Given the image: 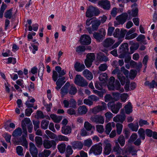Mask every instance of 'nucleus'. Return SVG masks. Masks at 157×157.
I'll list each match as a JSON object with an SVG mask.
<instances>
[{"label": "nucleus", "mask_w": 157, "mask_h": 157, "mask_svg": "<svg viewBox=\"0 0 157 157\" xmlns=\"http://www.w3.org/2000/svg\"><path fill=\"white\" fill-rule=\"evenodd\" d=\"M22 130L20 128H18L14 130L13 132L12 136L14 137L20 136L22 134Z\"/></svg>", "instance_id": "35"}, {"label": "nucleus", "mask_w": 157, "mask_h": 157, "mask_svg": "<svg viewBox=\"0 0 157 157\" xmlns=\"http://www.w3.org/2000/svg\"><path fill=\"white\" fill-rule=\"evenodd\" d=\"M74 82L76 85L82 87L86 86L88 84L87 81L80 75H76Z\"/></svg>", "instance_id": "3"}, {"label": "nucleus", "mask_w": 157, "mask_h": 157, "mask_svg": "<svg viewBox=\"0 0 157 157\" xmlns=\"http://www.w3.org/2000/svg\"><path fill=\"white\" fill-rule=\"evenodd\" d=\"M128 126L133 131H137L139 128L137 122L136 123V124H134L133 123H129L128 124Z\"/></svg>", "instance_id": "34"}, {"label": "nucleus", "mask_w": 157, "mask_h": 157, "mask_svg": "<svg viewBox=\"0 0 157 157\" xmlns=\"http://www.w3.org/2000/svg\"><path fill=\"white\" fill-rule=\"evenodd\" d=\"M116 127L117 134L120 135L122 132L123 127V125L121 124L117 123L116 124Z\"/></svg>", "instance_id": "40"}, {"label": "nucleus", "mask_w": 157, "mask_h": 157, "mask_svg": "<svg viewBox=\"0 0 157 157\" xmlns=\"http://www.w3.org/2000/svg\"><path fill=\"white\" fill-rule=\"evenodd\" d=\"M45 133L47 135H45L44 136L46 138L48 139V137L51 139H53L56 138V136L54 133H52L50 131L46 130L45 131Z\"/></svg>", "instance_id": "31"}, {"label": "nucleus", "mask_w": 157, "mask_h": 157, "mask_svg": "<svg viewBox=\"0 0 157 157\" xmlns=\"http://www.w3.org/2000/svg\"><path fill=\"white\" fill-rule=\"evenodd\" d=\"M100 13L99 10L96 7L92 6H90L86 13V16L91 17L94 16H97Z\"/></svg>", "instance_id": "2"}, {"label": "nucleus", "mask_w": 157, "mask_h": 157, "mask_svg": "<svg viewBox=\"0 0 157 157\" xmlns=\"http://www.w3.org/2000/svg\"><path fill=\"white\" fill-rule=\"evenodd\" d=\"M101 104L102 105H98L92 109V112L94 114H96L100 112L106 110L107 108L106 104L104 102H102Z\"/></svg>", "instance_id": "10"}, {"label": "nucleus", "mask_w": 157, "mask_h": 157, "mask_svg": "<svg viewBox=\"0 0 157 157\" xmlns=\"http://www.w3.org/2000/svg\"><path fill=\"white\" fill-rule=\"evenodd\" d=\"M33 122L34 125V130H36V129L39 128L40 121H38L33 120Z\"/></svg>", "instance_id": "62"}, {"label": "nucleus", "mask_w": 157, "mask_h": 157, "mask_svg": "<svg viewBox=\"0 0 157 157\" xmlns=\"http://www.w3.org/2000/svg\"><path fill=\"white\" fill-rule=\"evenodd\" d=\"M70 86V84L69 82H67L61 89V94H62V97L63 98L69 92L68 89Z\"/></svg>", "instance_id": "21"}, {"label": "nucleus", "mask_w": 157, "mask_h": 157, "mask_svg": "<svg viewBox=\"0 0 157 157\" xmlns=\"http://www.w3.org/2000/svg\"><path fill=\"white\" fill-rule=\"evenodd\" d=\"M72 129L71 126H63L61 128V132L62 133L65 135L70 134L71 133Z\"/></svg>", "instance_id": "23"}, {"label": "nucleus", "mask_w": 157, "mask_h": 157, "mask_svg": "<svg viewBox=\"0 0 157 157\" xmlns=\"http://www.w3.org/2000/svg\"><path fill=\"white\" fill-rule=\"evenodd\" d=\"M101 144H95L93 146L91 147L90 153H93L95 155L100 154L102 152V147Z\"/></svg>", "instance_id": "7"}, {"label": "nucleus", "mask_w": 157, "mask_h": 157, "mask_svg": "<svg viewBox=\"0 0 157 157\" xmlns=\"http://www.w3.org/2000/svg\"><path fill=\"white\" fill-rule=\"evenodd\" d=\"M71 144L72 147L74 149H81L82 148L83 144L80 141H74L72 142Z\"/></svg>", "instance_id": "26"}, {"label": "nucleus", "mask_w": 157, "mask_h": 157, "mask_svg": "<svg viewBox=\"0 0 157 157\" xmlns=\"http://www.w3.org/2000/svg\"><path fill=\"white\" fill-rule=\"evenodd\" d=\"M82 75L84 77L89 80H91L93 78L92 73L87 69H86L82 72Z\"/></svg>", "instance_id": "25"}, {"label": "nucleus", "mask_w": 157, "mask_h": 157, "mask_svg": "<svg viewBox=\"0 0 157 157\" xmlns=\"http://www.w3.org/2000/svg\"><path fill=\"white\" fill-rule=\"evenodd\" d=\"M103 153L106 155H109L112 151V145L109 142L104 141Z\"/></svg>", "instance_id": "16"}, {"label": "nucleus", "mask_w": 157, "mask_h": 157, "mask_svg": "<svg viewBox=\"0 0 157 157\" xmlns=\"http://www.w3.org/2000/svg\"><path fill=\"white\" fill-rule=\"evenodd\" d=\"M97 59L98 60L100 61L107 62L109 60L108 57L105 56L104 54L99 53L97 55Z\"/></svg>", "instance_id": "33"}, {"label": "nucleus", "mask_w": 157, "mask_h": 157, "mask_svg": "<svg viewBox=\"0 0 157 157\" xmlns=\"http://www.w3.org/2000/svg\"><path fill=\"white\" fill-rule=\"evenodd\" d=\"M137 137V135L136 133H133L131 136L130 139L128 140V142L130 143L132 142H133L136 140Z\"/></svg>", "instance_id": "54"}, {"label": "nucleus", "mask_w": 157, "mask_h": 157, "mask_svg": "<svg viewBox=\"0 0 157 157\" xmlns=\"http://www.w3.org/2000/svg\"><path fill=\"white\" fill-rule=\"evenodd\" d=\"M20 144L25 147L27 148L28 147V144L26 138L23 136L19 140Z\"/></svg>", "instance_id": "36"}, {"label": "nucleus", "mask_w": 157, "mask_h": 157, "mask_svg": "<svg viewBox=\"0 0 157 157\" xmlns=\"http://www.w3.org/2000/svg\"><path fill=\"white\" fill-rule=\"evenodd\" d=\"M88 111V109L85 105L80 106L78 109L77 113L79 115L86 114Z\"/></svg>", "instance_id": "24"}, {"label": "nucleus", "mask_w": 157, "mask_h": 157, "mask_svg": "<svg viewBox=\"0 0 157 157\" xmlns=\"http://www.w3.org/2000/svg\"><path fill=\"white\" fill-rule=\"evenodd\" d=\"M156 82L153 80L151 82H150L148 81H146L145 83V85L146 86H148L150 88H153L155 86H156Z\"/></svg>", "instance_id": "48"}, {"label": "nucleus", "mask_w": 157, "mask_h": 157, "mask_svg": "<svg viewBox=\"0 0 157 157\" xmlns=\"http://www.w3.org/2000/svg\"><path fill=\"white\" fill-rule=\"evenodd\" d=\"M36 144L38 147H40L43 144L42 138L40 136H36L35 138Z\"/></svg>", "instance_id": "38"}, {"label": "nucleus", "mask_w": 157, "mask_h": 157, "mask_svg": "<svg viewBox=\"0 0 157 157\" xmlns=\"http://www.w3.org/2000/svg\"><path fill=\"white\" fill-rule=\"evenodd\" d=\"M130 43L132 45L130 47V49L132 50H137L139 48V45L137 43H134L133 41H130Z\"/></svg>", "instance_id": "52"}, {"label": "nucleus", "mask_w": 157, "mask_h": 157, "mask_svg": "<svg viewBox=\"0 0 157 157\" xmlns=\"http://www.w3.org/2000/svg\"><path fill=\"white\" fill-rule=\"evenodd\" d=\"M97 131L100 133H102L104 131L103 126L101 124H98L96 126Z\"/></svg>", "instance_id": "49"}, {"label": "nucleus", "mask_w": 157, "mask_h": 157, "mask_svg": "<svg viewBox=\"0 0 157 157\" xmlns=\"http://www.w3.org/2000/svg\"><path fill=\"white\" fill-rule=\"evenodd\" d=\"M74 68L77 71L81 72L85 68V67L83 64L76 62L74 65Z\"/></svg>", "instance_id": "27"}, {"label": "nucleus", "mask_w": 157, "mask_h": 157, "mask_svg": "<svg viewBox=\"0 0 157 157\" xmlns=\"http://www.w3.org/2000/svg\"><path fill=\"white\" fill-rule=\"evenodd\" d=\"M77 90L75 86L71 85L69 88V93L71 95H75L77 92Z\"/></svg>", "instance_id": "43"}, {"label": "nucleus", "mask_w": 157, "mask_h": 157, "mask_svg": "<svg viewBox=\"0 0 157 157\" xmlns=\"http://www.w3.org/2000/svg\"><path fill=\"white\" fill-rule=\"evenodd\" d=\"M108 78L107 75L106 73H103L100 75L99 79V80L101 82V83L104 84L106 82Z\"/></svg>", "instance_id": "28"}, {"label": "nucleus", "mask_w": 157, "mask_h": 157, "mask_svg": "<svg viewBox=\"0 0 157 157\" xmlns=\"http://www.w3.org/2000/svg\"><path fill=\"white\" fill-rule=\"evenodd\" d=\"M101 24V21L99 20H96L92 22V28L93 31L98 29V26Z\"/></svg>", "instance_id": "32"}, {"label": "nucleus", "mask_w": 157, "mask_h": 157, "mask_svg": "<svg viewBox=\"0 0 157 157\" xmlns=\"http://www.w3.org/2000/svg\"><path fill=\"white\" fill-rule=\"evenodd\" d=\"M112 95L113 96V99H114L115 101H117L119 100L120 94L119 93L113 92Z\"/></svg>", "instance_id": "64"}, {"label": "nucleus", "mask_w": 157, "mask_h": 157, "mask_svg": "<svg viewBox=\"0 0 157 157\" xmlns=\"http://www.w3.org/2000/svg\"><path fill=\"white\" fill-rule=\"evenodd\" d=\"M125 113L127 114H129L132 112V107L131 104L129 102L128 104L124 106Z\"/></svg>", "instance_id": "37"}, {"label": "nucleus", "mask_w": 157, "mask_h": 157, "mask_svg": "<svg viewBox=\"0 0 157 157\" xmlns=\"http://www.w3.org/2000/svg\"><path fill=\"white\" fill-rule=\"evenodd\" d=\"M128 150L133 155H136V154L137 151L133 147L131 146L129 147L128 148Z\"/></svg>", "instance_id": "61"}, {"label": "nucleus", "mask_w": 157, "mask_h": 157, "mask_svg": "<svg viewBox=\"0 0 157 157\" xmlns=\"http://www.w3.org/2000/svg\"><path fill=\"white\" fill-rule=\"evenodd\" d=\"M145 38V36L143 35H139L136 38V40L138 41H140L144 44H147L145 40H144Z\"/></svg>", "instance_id": "42"}, {"label": "nucleus", "mask_w": 157, "mask_h": 157, "mask_svg": "<svg viewBox=\"0 0 157 157\" xmlns=\"http://www.w3.org/2000/svg\"><path fill=\"white\" fill-rule=\"evenodd\" d=\"M125 80L124 81V84H121L122 85H124L125 83H126V84L124 86V89L126 92L129 91V83L130 82L129 80L127 78H126L125 77H124Z\"/></svg>", "instance_id": "46"}, {"label": "nucleus", "mask_w": 157, "mask_h": 157, "mask_svg": "<svg viewBox=\"0 0 157 157\" xmlns=\"http://www.w3.org/2000/svg\"><path fill=\"white\" fill-rule=\"evenodd\" d=\"M43 145L45 148L48 149L52 147H55L56 143L54 140L46 139L43 141Z\"/></svg>", "instance_id": "13"}, {"label": "nucleus", "mask_w": 157, "mask_h": 157, "mask_svg": "<svg viewBox=\"0 0 157 157\" xmlns=\"http://www.w3.org/2000/svg\"><path fill=\"white\" fill-rule=\"evenodd\" d=\"M106 121H109L113 117V114L110 112H107L105 114Z\"/></svg>", "instance_id": "50"}, {"label": "nucleus", "mask_w": 157, "mask_h": 157, "mask_svg": "<svg viewBox=\"0 0 157 157\" xmlns=\"http://www.w3.org/2000/svg\"><path fill=\"white\" fill-rule=\"evenodd\" d=\"M92 140L90 139H88L84 141L83 144L85 146L90 147L92 145Z\"/></svg>", "instance_id": "51"}, {"label": "nucleus", "mask_w": 157, "mask_h": 157, "mask_svg": "<svg viewBox=\"0 0 157 157\" xmlns=\"http://www.w3.org/2000/svg\"><path fill=\"white\" fill-rule=\"evenodd\" d=\"M105 34V30L103 29H101L99 33H94L93 34V36L98 41L100 42L104 38Z\"/></svg>", "instance_id": "5"}, {"label": "nucleus", "mask_w": 157, "mask_h": 157, "mask_svg": "<svg viewBox=\"0 0 157 157\" xmlns=\"http://www.w3.org/2000/svg\"><path fill=\"white\" fill-rule=\"evenodd\" d=\"M85 50H86V48H85V46H79L76 48V51L78 53H80L85 51Z\"/></svg>", "instance_id": "56"}, {"label": "nucleus", "mask_w": 157, "mask_h": 157, "mask_svg": "<svg viewBox=\"0 0 157 157\" xmlns=\"http://www.w3.org/2000/svg\"><path fill=\"white\" fill-rule=\"evenodd\" d=\"M84 127L87 131L90 130L92 128V125L88 121H86L85 122Z\"/></svg>", "instance_id": "58"}, {"label": "nucleus", "mask_w": 157, "mask_h": 157, "mask_svg": "<svg viewBox=\"0 0 157 157\" xmlns=\"http://www.w3.org/2000/svg\"><path fill=\"white\" fill-rule=\"evenodd\" d=\"M105 133L107 135H109L112 130V125L110 123L107 124L105 126Z\"/></svg>", "instance_id": "44"}, {"label": "nucleus", "mask_w": 157, "mask_h": 157, "mask_svg": "<svg viewBox=\"0 0 157 157\" xmlns=\"http://www.w3.org/2000/svg\"><path fill=\"white\" fill-rule=\"evenodd\" d=\"M128 17V15L126 13L122 14L121 15L117 16L116 19L117 21L119 24H123L126 21Z\"/></svg>", "instance_id": "17"}, {"label": "nucleus", "mask_w": 157, "mask_h": 157, "mask_svg": "<svg viewBox=\"0 0 157 157\" xmlns=\"http://www.w3.org/2000/svg\"><path fill=\"white\" fill-rule=\"evenodd\" d=\"M105 101L107 102L109 101H112L113 98L110 94H106L104 97Z\"/></svg>", "instance_id": "59"}, {"label": "nucleus", "mask_w": 157, "mask_h": 157, "mask_svg": "<svg viewBox=\"0 0 157 157\" xmlns=\"http://www.w3.org/2000/svg\"><path fill=\"white\" fill-rule=\"evenodd\" d=\"M98 4L105 10H109L110 8V2L108 0L100 1Z\"/></svg>", "instance_id": "18"}, {"label": "nucleus", "mask_w": 157, "mask_h": 157, "mask_svg": "<svg viewBox=\"0 0 157 157\" xmlns=\"http://www.w3.org/2000/svg\"><path fill=\"white\" fill-rule=\"evenodd\" d=\"M138 133L140 139L144 140L145 139V131L143 128H140L138 131Z\"/></svg>", "instance_id": "41"}, {"label": "nucleus", "mask_w": 157, "mask_h": 157, "mask_svg": "<svg viewBox=\"0 0 157 157\" xmlns=\"http://www.w3.org/2000/svg\"><path fill=\"white\" fill-rule=\"evenodd\" d=\"M128 43H125L122 44L119 48V52L121 54L119 55V57L120 58H124L128 53Z\"/></svg>", "instance_id": "4"}, {"label": "nucleus", "mask_w": 157, "mask_h": 157, "mask_svg": "<svg viewBox=\"0 0 157 157\" xmlns=\"http://www.w3.org/2000/svg\"><path fill=\"white\" fill-rule=\"evenodd\" d=\"M51 153V151L49 150H44V151L42 152L41 155L42 157H48V156Z\"/></svg>", "instance_id": "57"}, {"label": "nucleus", "mask_w": 157, "mask_h": 157, "mask_svg": "<svg viewBox=\"0 0 157 157\" xmlns=\"http://www.w3.org/2000/svg\"><path fill=\"white\" fill-rule=\"evenodd\" d=\"M107 87L109 90H117L123 92L124 90V88L121 87L119 81L117 80H115V78L113 76L109 78Z\"/></svg>", "instance_id": "1"}, {"label": "nucleus", "mask_w": 157, "mask_h": 157, "mask_svg": "<svg viewBox=\"0 0 157 157\" xmlns=\"http://www.w3.org/2000/svg\"><path fill=\"white\" fill-rule=\"evenodd\" d=\"M117 142L121 147H123L125 144V138L123 135H120L118 138Z\"/></svg>", "instance_id": "29"}, {"label": "nucleus", "mask_w": 157, "mask_h": 157, "mask_svg": "<svg viewBox=\"0 0 157 157\" xmlns=\"http://www.w3.org/2000/svg\"><path fill=\"white\" fill-rule=\"evenodd\" d=\"M86 57L85 63L87 67H90L91 66L92 62L95 59V56L94 53H90L87 54Z\"/></svg>", "instance_id": "9"}, {"label": "nucleus", "mask_w": 157, "mask_h": 157, "mask_svg": "<svg viewBox=\"0 0 157 157\" xmlns=\"http://www.w3.org/2000/svg\"><path fill=\"white\" fill-rule=\"evenodd\" d=\"M113 74H117V78L120 80L121 84H124V76L120 72V69L118 67H116V68L113 70L112 72Z\"/></svg>", "instance_id": "14"}, {"label": "nucleus", "mask_w": 157, "mask_h": 157, "mask_svg": "<svg viewBox=\"0 0 157 157\" xmlns=\"http://www.w3.org/2000/svg\"><path fill=\"white\" fill-rule=\"evenodd\" d=\"M137 5L136 3H134L132 6V13L131 15L133 17H136L137 16L138 13V9L136 7Z\"/></svg>", "instance_id": "30"}, {"label": "nucleus", "mask_w": 157, "mask_h": 157, "mask_svg": "<svg viewBox=\"0 0 157 157\" xmlns=\"http://www.w3.org/2000/svg\"><path fill=\"white\" fill-rule=\"evenodd\" d=\"M65 144H61L58 146V149L61 153H63L65 151Z\"/></svg>", "instance_id": "55"}, {"label": "nucleus", "mask_w": 157, "mask_h": 157, "mask_svg": "<svg viewBox=\"0 0 157 157\" xmlns=\"http://www.w3.org/2000/svg\"><path fill=\"white\" fill-rule=\"evenodd\" d=\"M30 119L28 118H25L21 122V126L23 131V132L26 136L27 135V127L32 124Z\"/></svg>", "instance_id": "8"}, {"label": "nucleus", "mask_w": 157, "mask_h": 157, "mask_svg": "<svg viewBox=\"0 0 157 157\" xmlns=\"http://www.w3.org/2000/svg\"><path fill=\"white\" fill-rule=\"evenodd\" d=\"M125 118V115L124 113L118 114L113 117V121L116 122H120L122 123L124 121Z\"/></svg>", "instance_id": "20"}, {"label": "nucleus", "mask_w": 157, "mask_h": 157, "mask_svg": "<svg viewBox=\"0 0 157 157\" xmlns=\"http://www.w3.org/2000/svg\"><path fill=\"white\" fill-rule=\"evenodd\" d=\"M51 118L54 122L56 123H59L62 120V117L61 116H57L54 114H51L50 116Z\"/></svg>", "instance_id": "39"}, {"label": "nucleus", "mask_w": 157, "mask_h": 157, "mask_svg": "<svg viewBox=\"0 0 157 157\" xmlns=\"http://www.w3.org/2000/svg\"><path fill=\"white\" fill-rule=\"evenodd\" d=\"M69 104L70 107L75 108L76 107L77 102L74 99L71 98L69 101Z\"/></svg>", "instance_id": "53"}, {"label": "nucleus", "mask_w": 157, "mask_h": 157, "mask_svg": "<svg viewBox=\"0 0 157 157\" xmlns=\"http://www.w3.org/2000/svg\"><path fill=\"white\" fill-rule=\"evenodd\" d=\"M111 104V102H109L108 104V107H110L111 110L114 114L118 113L120 109L122 107V104L120 102H118L115 104L112 105Z\"/></svg>", "instance_id": "6"}, {"label": "nucleus", "mask_w": 157, "mask_h": 157, "mask_svg": "<svg viewBox=\"0 0 157 157\" xmlns=\"http://www.w3.org/2000/svg\"><path fill=\"white\" fill-rule=\"evenodd\" d=\"M80 40L81 43L83 44L88 45L91 42V39L88 35L85 34L82 36Z\"/></svg>", "instance_id": "19"}, {"label": "nucleus", "mask_w": 157, "mask_h": 157, "mask_svg": "<svg viewBox=\"0 0 157 157\" xmlns=\"http://www.w3.org/2000/svg\"><path fill=\"white\" fill-rule=\"evenodd\" d=\"M12 9L6 11L4 13V17L10 19L12 17Z\"/></svg>", "instance_id": "47"}, {"label": "nucleus", "mask_w": 157, "mask_h": 157, "mask_svg": "<svg viewBox=\"0 0 157 157\" xmlns=\"http://www.w3.org/2000/svg\"><path fill=\"white\" fill-rule=\"evenodd\" d=\"M49 123V121L44 120H43L41 122V128L44 129H46L48 128Z\"/></svg>", "instance_id": "45"}, {"label": "nucleus", "mask_w": 157, "mask_h": 157, "mask_svg": "<svg viewBox=\"0 0 157 157\" xmlns=\"http://www.w3.org/2000/svg\"><path fill=\"white\" fill-rule=\"evenodd\" d=\"M90 120L96 124H102L104 123V118L103 117L98 115H95L92 116Z\"/></svg>", "instance_id": "11"}, {"label": "nucleus", "mask_w": 157, "mask_h": 157, "mask_svg": "<svg viewBox=\"0 0 157 157\" xmlns=\"http://www.w3.org/2000/svg\"><path fill=\"white\" fill-rule=\"evenodd\" d=\"M17 152L18 155H23V149L21 146H18L16 148Z\"/></svg>", "instance_id": "60"}, {"label": "nucleus", "mask_w": 157, "mask_h": 157, "mask_svg": "<svg viewBox=\"0 0 157 157\" xmlns=\"http://www.w3.org/2000/svg\"><path fill=\"white\" fill-rule=\"evenodd\" d=\"M115 145L113 148V151L115 153L116 155H124V150L120 147L119 144L117 142L115 141Z\"/></svg>", "instance_id": "12"}, {"label": "nucleus", "mask_w": 157, "mask_h": 157, "mask_svg": "<svg viewBox=\"0 0 157 157\" xmlns=\"http://www.w3.org/2000/svg\"><path fill=\"white\" fill-rule=\"evenodd\" d=\"M29 151L33 157H37L38 150L33 143L31 142L29 144Z\"/></svg>", "instance_id": "15"}, {"label": "nucleus", "mask_w": 157, "mask_h": 157, "mask_svg": "<svg viewBox=\"0 0 157 157\" xmlns=\"http://www.w3.org/2000/svg\"><path fill=\"white\" fill-rule=\"evenodd\" d=\"M120 29L118 28H117L113 33V35L114 37L118 38L120 39Z\"/></svg>", "instance_id": "63"}, {"label": "nucleus", "mask_w": 157, "mask_h": 157, "mask_svg": "<svg viewBox=\"0 0 157 157\" xmlns=\"http://www.w3.org/2000/svg\"><path fill=\"white\" fill-rule=\"evenodd\" d=\"M115 42L114 39L110 38L106 39L103 43V45L105 47H109L110 46Z\"/></svg>", "instance_id": "22"}]
</instances>
